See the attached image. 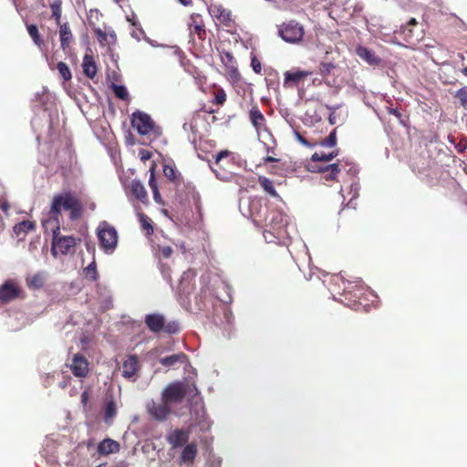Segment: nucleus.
Segmentation results:
<instances>
[{
	"label": "nucleus",
	"instance_id": "obj_1",
	"mask_svg": "<svg viewBox=\"0 0 467 467\" xmlns=\"http://www.w3.org/2000/svg\"><path fill=\"white\" fill-rule=\"evenodd\" d=\"M34 108L39 110V113L32 119V129L38 132L41 127H46L49 131L57 120V109L54 96L46 88L35 95Z\"/></svg>",
	"mask_w": 467,
	"mask_h": 467
},
{
	"label": "nucleus",
	"instance_id": "obj_2",
	"mask_svg": "<svg viewBox=\"0 0 467 467\" xmlns=\"http://www.w3.org/2000/svg\"><path fill=\"white\" fill-rule=\"evenodd\" d=\"M265 221L260 227L264 228V237L267 243L285 244L290 237V217L281 209L269 211Z\"/></svg>",
	"mask_w": 467,
	"mask_h": 467
},
{
	"label": "nucleus",
	"instance_id": "obj_3",
	"mask_svg": "<svg viewBox=\"0 0 467 467\" xmlns=\"http://www.w3.org/2000/svg\"><path fill=\"white\" fill-rule=\"evenodd\" d=\"M70 212V218L76 220L81 216L82 206L78 198L70 192H65L60 194L54 196L48 218H43L41 220L42 226L45 231H48L49 224H58V216L61 213V210Z\"/></svg>",
	"mask_w": 467,
	"mask_h": 467
},
{
	"label": "nucleus",
	"instance_id": "obj_4",
	"mask_svg": "<svg viewBox=\"0 0 467 467\" xmlns=\"http://www.w3.org/2000/svg\"><path fill=\"white\" fill-rule=\"evenodd\" d=\"M239 208L243 215L250 217L258 227L265 221L270 211L266 204L259 198L244 200L240 202Z\"/></svg>",
	"mask_w": 467,
	"mask_h": 467
},
{
	"label": "nucleus",
	"instance_id": "obj_5",
	"mask_svg": "<svg viewBox=\"0 0 467 467\" xmlns=\"http://www.w3.org/2000/svg\"><path fill=\"white\" fill-rule=\"evenodd\" d=\"M98 238L101 248L106 254H112L118 244L117 230L109 225L106 221L99 223L98 229Z\"/></svg>",
	"mask_w": 467,
	"mask_h": 467
},
{
	"label": "nucleus",
	"instance_id": "obj_6",
	"mask_svg": "<svg viewBox=\"0 0 467 467\" xmlns=\"http://www.w3.org/2000/svg\"><path fill=\"white\" fill-rule=\"evenodd\" d=\"M48 230L53 233V241L51 253L57 257V253L62 254H67L70 252V249L76 245V239L73 236H61L58 237L59 234V223L58 224H49Z\"/></svg>",
	"mask_w": 467,
	"mask_h": 467
},
{
	"label": "nucleus",
	"instance_id": "obj_7",
	"mask_svg": "<svg viewBox=\"0 0 467 467\" xmlns=\"http://www.w3.org/2000/svg\"><path fill=\"white\" fill-rule=\"evenodd\" d=\"M187 389L185 383L175 381L170 383L161 393V400L171 409L173 405L181 403L186 397Z\"/></svg>",
	"mask_w": 467,
	"mask_h": 467
},
{
	"label": "nucleus",
	"instance_id": "obj_8",
	"mask_svg": "<svg viewBox=\"0 0 467 467\" xmlns=\"http://www.w3.org/2000/svg\"><path fill=\"white\" fill-rule=\"evenodd\" d=\"M350 293L349 291H346L344 293L345 299H340L339 302L347 306L348 307L358 310L360 307H363L365 311H368L369 305L368 303L363 304L361 300L364 301H371V303L374 305L376 303V299L378 298L377 295L374 293V291L368 289V293L366 294V296H361V294L358 295L357 293L354 294V299H348V294Z\"/></svg>",
	"mask_w": 467,
	"mask_h": 467
},
{
	"label": "nucleus",
	"instance_id": "obj_9",
	"mask_svg": "<svg viewBox=\"0 0 467 467\" xmlns=\"http://www.w3.org/2000/svg\"><path fill=\"white\" fill-rule=\"evenodd\" d=\"M279 36L287 43H296L304 36L303 27L295 21L283 24L278 30Z\"/></svg>",
	"mask_w": 467,
	"mask_h": 467
},
{
	"label": "nucleus",
	"instance_id": "obj_10",
	"mask_svg": "<svg viewBox=\"0 0 467 467\" xmlns=\"http://www.w3.org/2000/svg\"><path fill=\"white\" fill-rule=\"evenodd\" d=\"M131 125L140 135H147L154 129V122L150 116L139 110L132 114Z\"/></svg>",
	"mask_w": 467,
	"mask_h": 467
},
{
	"label": "nucleus",
	"instance_id": "obj_11",
	"mask_svg": "<svg viewBox=\"0 0 467 467\" xmlns=\"http://www.w3.org/2000/svg\"><path fill=\"white\" fill-rule=\"evenodd\" d=\"M191 417L194 424L199 427L201 431L204 432L210 430L212 421L206 415V410L202 402H196L192 406Z\"/></svg>",
	"mask_w": 467,
	"mask_h": 467
},
{
	"label": "nucleus",
	"instance_id": "obj_12",
	"mask_svg": "<svg viewBox=\"0 0 467 467\" xmlns=\"http://www.w3.org/2000/svg\"><path fill=\"white\" fill-rule=\"evenodd\" d=\"M21 294L20 287L13 281L6 280L0 285V301L7 304L18 298Z\"/></svg>",
	"mask_w": 467,
	"mask_h": 467
},
{
	"label": "nucleus",
	"instance_id": "obj_13",
	"mask_svg": "<svg viewBox=\"0 0 467 467\" xmlns=\"http://www.w3.org/2000/svg\"><path fill=\"white\" fill-rule=\"evenodd\" d=\"M148 413L156 420H164L172 411V409L161 400V402L151 401L147 405Z\"/></svg>",
	"mask_w": 467,
	"mask_h": 467
},
{
	"label": "nucleus",
	"instance_id": "obj_14",
	"mask_svg": "<svg viewBox=\"0 0 467 467\" xmlns=\"http://www.w3.org/2000/svg\"><path fill=\"white\" fill-rule=\"evenodd\" d=\"M190 438L189 431L183 429H175L168 431L166 435V441L171 446V448H181L188 444Z\"/></svg>",
	"mask_w": 467,
	"mask_h": 467
},
{
	"label": "nucleus",
	"instance_id": "obj_15",
	"mask_svg": "<svg viewBox=\"0 0 467 467\" xmlns=\"http://www.w3.org/2000/svg\"><path fill=\"white\" fill-rule=\"evenodd\" d=\"M209 13L225 26L233 25L231 11L223 8L221 5H212L209 7Z\"/></svg>",
	"mask_w": 467,
	"mask_h": 467
},
{
	"label": "nucleus",
	"instance_id": "obj_16",
	"mask_svg": "<svg viewBox=\"0 0 467 467\" xmlns=\"http://www.w3.org/2000/svg\"><path fill=\"white\" fill-rule=\"evenodd\" d=\"M70 368L74 376L78 378H84L88 372V363L82 355L76 354L73 357Z\"/></svg>",
	"mask_w": 467,
	"mask_h": 467
},
{
	"label": "nucleus",
	"instance_id": "obj_17",
	"mask_svg": "<svg viewBox=\"0 0 467 467\" xmlns=\"http://www.w3.org/2000/svg\"><path fill=\"white\" fill-rule=\"evenodd\" d=\"M197 455V445L194 442L188 443L182 449L181 456L179 458L180 465H191L193 463Z\"/></svg>",
	"mask_w": 467,
	"mask_h": 467
},
{
	"label": "nucleus",
	"instance_id": "obj_18",
	"mask_svg": "<svg viewBox=\"0 0 467 467\" xmlns=\"http://www.w3.org/2000/svg\"><path fill=\"white\" fill-rule=\"evenodd\" d=\"M120 450L119 443L110 438H106L101 441L97 447V451L99 455H109L118 453Z\"/></svg>",
	"mask_w": 467,
	"mask_h": 467
},
{
	"label": "nucleus",
	"instance_id": "obj_19",
	"mask_svg": "<svg viewBox=\"0 0 467 467\" xmlns=\"http://www.w3.org/2000/svg\"><path fill=\"white\" fill-rule=\"evenodd\" d=\"M356 53L362 60L370 66H377L381 61L374 51L363 46L357 47Z\"/></svg>",
	"mask_w": 467,
	"mask_h": 467
},
{
	"label": "nucleus",
	"instance_id": "obj_20",
	"mask_svg": "<svg viewBox=\"0 0 467 467\" xmlns=\"http://www.w3.org/2000/svg\"><path fill=\"white\" fill-rule=\"evenodd\" d=\"M145 324L148 328L154 333L160 332L163 329L165 320L164 317L160 314H150L145 317Z\"/></svg>",
	"mask_w": 467,
	"mask_h": 467
},
{
	"label": "nucleus",
	"instance_id": "obj_21",
	"mask_svg": "<svg viewBox=\"0 0 467 467\" xmlns=\"http://www.w3.org/2000/svg\"><path fill=\"white\" fill-rule=\"evenodd\" d=\"M138 358L136 356L128 357V358L123 362L122 376L128 379H132L138 370Z\"/></svg>",
	"mask_w": 467,
	"mask_h": 467
},
{
	"label": "nucleus",
	"instance_id": "obj_22",
	"mask_svg": "<svg viewBox=\"0 0 467 467\" xmlns=\"http://www.w3.org/2000/svg\"><path fill=\"white\" fill-rule=\"evenodd\" d=\"M117 405L113 398L107 399L103 409V420L107 425H111L117 415Z\"/></svg>",
	"mask_w": 467,
	"mask_h": 467
},
{
	"label": "nucleus",
	"instance_id": "obj_23",
	"mask_svg": "<svg viewBox=\"0 0 467 467\" xmlns=\"http://www.w3.org/2000/svg\"><path fill=\"white\" fill-rule=\"evenodd\" d=\"M187 356L184 353L172 354L160 359V363L163 367L174 368L178 363L187 362Z\"/></svg>",
	"mask_w": 467,
	"mask_h": 467
},
{
	"label": "nucleus",
	"instance_id": "obj_24",
	"mask_svg": "<svg viewBox=\"0 0 467 467\" xmlns=\"http://www.w3.org/2000/svg\"><path fill=\"white\" fill-rule=\"evenodd\" d=\"M83 72L88 78H94L97 75V66L92 56L85 55L83 58Z\"/></svg>",
	"mask_w": 467,
	"mask_h": 467
},
{
	"label": "nucleus",
	"instance_id": "obj_25",
	"mask_svg": "<svg viewBox=\"0 0 467 467\" xmlns=\"http://www.w3.org/2000/svg\"><path fill=\"white\" fill-rule=\"evenodd\" d=\"M131 193L140 202L147 201L148 194L144 185L139 180H133L130 184Z\"/></svg>",
	"mask_w": 467,
	"mask_h": 467
},
{
	"label": "nucleus",
	"instance_id": "obj_26",
	"mask_svg": "<svg viewBox=\"0 0 467 467\" xmlns=\"http://www.w3.org/2000/svg\"><path fill=\"white\" fill-rule=\"evenodd\" d=\"M250 115V120L252 122V125L256 129L259 130L261 127L265 125V116L260 111L257 106H254L249 112Z\"/></svg>",
	"mask_w": 467,
	"mask_h": 467
},
{
	"label": "nucleus",
	"instance_id": "obj_27",
	"mask_svg": "<svg viewBox=\"0 0 467 467\" xmlns=\"http://www.w3.org/2000/svg\"><path fill=\"white\" fill-rule=\"evenodd\" d=\"M347 163H343V161H338L336 163L329 164V167L332 168L328 171L325 172V179L327 181H335L338 175L339 172L342 171V170H347Z\"/></svg>",
	"mask_w": 467,
	"mask_h": 467
},
{
	"label": "nucleus",
	"instance_id": "obj_28",
	"mask_svg": "<svg viewBox=\"0 0 467 467\" xmlns=\"http://www.w3.org/2000/svg\"><path fill=\"white\" fill-rule=\"evenodd\" d=\"M59 36L61 47L66 49L73 39V36L67 23L60 25Z\"/></svg>",
	"mask_w": 467,
	"mask_h": 467
},
{
	"label": "nucleus",
	"instance_id": "obj_29",
	"mask_svg": "<svg viewBox=\"0 0 467 467\" xmlns=\"http://www.w3.org/2000/svg\"><path fill=\"white\" fill-rule=\"evenodd\" d=\"M258 182L265 192H267L269 195H271L274 198L281 200L279 194L277 193V192L275 189L273 182L269 178L265 177V176H260L258 178Z\"/></svg>",
	"mask_w": 467,
	"mask_h": 467
},
{
	"label": "nucleus",
	"instance_id": "obj_30",
	"mask_svg": "<svg viewBox=\"0 0 467 467\" xmlns=\"http://www.w3.org/2000/svg\"><path fill=\"white\" fill-rule=\"evenodd\" d=\"M35 228V223L28 220H24L13 227L14 234L19 237L20 235L25 236L29 231Z\"/></svg>",
	"mask_w": 467,
	"mask_h": 467
},
{
	"label": "nucleus",
	"instance_id": "obj_31",
	"mask_svg": "<svg viewBox=\"0 0 467 467\" xmlns=\"http://www.w3.org/2000/svg\"><path fill=\"white\" fill-rule=\"evenodd\" d=\"M306 76V73L304 71H296V72L286 71L285 73L284 86H288L290 83L297 84Z\"/></svg>",
	"mask_w": 467,
	"mask_h": 467
},
{
	"label": "nucleus",
	"instance_id": "obj_32",
	"mask_svg": "<svg viewBox=\"0 0 467 467\" xmlns=\"http://www.w3.org/2000/svg\"><path fill=\"white\" fill-rule=\"evenodd\" d=\"M149 186H150V188L152 191L154 201L157 203H161V193L159 192V189H158V186H157V182L155 181L154 168L153 167H151V169H150V180H149Z\"/></svg>",
	"mask_w": 467,
	"mask_h": 467
},
{
	"label": "nucleus",
	"instance_id": "obj_33",
	"mask_svg": "<svg viewBox=\"0 0 467 467\" xmlns=\"http://www.w3.org/2000/svg\"><path fill=\"white\" fill-rule=\"evenodd\" d=\"M27 285L30 288L38 289L41 288L45 284V276L43 273H37L27 278Z\"/></svg>",
	"mask_w": 467,
	"mask_h": 467
},
{
	"label": "nucleus",
	"instance_id": "obj_34",
	"mask_svg": "<svg viewBox=\"0 0 467 467\" xmlns=\"http://www.w3.org/2000/svg\"><path fill=\"white\" fill-rule=\"evenodd\" d=\"M62 1L61 0H52L50 3V9L52 11V17L55 18L56 23L60 25V19L62 16Z\"/></svg>",
	"mask_w": 467,
	"mask_h": 467
},
{
	"label": "nucleus",
	"instance_id": "obj_35",
	"mask_svg": "<svg viewBox=\"0 0 467 467\" xmlns=\"http://www.w3.org/2000/svg\"><path fill=\"white\" fill-rule=\"evenodd\" d=\"M320 161H312L310 159V161L307 164V169L311 172H321L325 173L328 171L331 168L328 165H323L320 163Z\"/></svg>",
	"mask_w": 467,
	"mask_h": 467
},
{
	"label": "nucleus",
	"instance_id": "obj_36",
	"mask_svg": "<svg viewBox=\"0 0 467 467\" xmlns=\"http://www.w3.org/2000/svg\"><path fill=\"white\" fill-rule=\"evenodd\" d=\"M338 155V150H333L329 153H324V152H315L311 156L312 161H320L324 162H327L332 161L334 158H336Z\"/></svg>",
	"mask_w": 467,
	"mask_h": 467
},
{
	"label": "nucleus",
	"instance_id": "obj_37",
	"mask_svg": "<svg viewBox=\"0 0 467 467\" xmlns=\"http://www.w3.org/2000/svg\"><path fill=\"white\" fill-rule=\"evenodd\" d=\"M462 108L467 110V86H463L455 91L453 95Z\"/></svg>",
	"mask_w": 467,
	"mask_h": 467
},
{
	"label": "nucleus",
	"instance_id": "obj_38",
	"mask_svg": "<svg viewBox=\"0 0 467 467\" xmlns=\"http://www.w3.org/2000/svg\"><path fill=\"white\" fill-rule=\"evenodd\" d=\"M194 276V273L191 270L184 272L181 278L180 283V292L186 295L187 296H190V290L187 287L186 282L190 279H192Z\"/></svg>",
	"mask_w": 467,
	"mask_h": 467
},
{
	"label": "nucleus",
	"instance_id": "obj_39",
	"mask_svg": "<svg viewBox=\"0 0 467 467\" xmlns=\"http://www.w3.org/2000/svg\"><path fill=\"white\" fill-rule=\"evenodd\" d=\"M111 88H112V90L115 94V96L121 99V100H127L129 99V92H128V89L125 86L123 85H117V84H112L111 85Z\"/></svg>",
	"mask_w": 467,
	"mask_h": 467
},
{
	"label": "nucleus",
	"instance_id": "obj_40",
	"mask_svg": "<svg viewBox=\"0 0 467 467\" xmlns=\"http://www.w3.org/2000/svg\"><path fill=\"white\" fill-rule=\"evenodd\" d=\"M140 223L141 228L146 231L147 235H150L153 233V226L151 224V220L144 213L139 214Z\"/></svg>",
	"mask_w": 467,
	"mask_h": 467
},
{
	"label": "nucleus",
	"instance_id": "obj_41",
	"mask_svg": "<svg viewBox=\"0 0 467 467\" xmlns=\"http://www.w3.org/2000/svg\"><path fill=\"white\" fill-rule=\"evenodd\" d=\"M337 144V129H334L329 135L320 141V145L326 148H332Z\"/></svg>",
	"mask_w": 467,
	"mask_h": 467
},
{
	"label": "nucleus",
	"instance_id": "obj_42",
	"mask_svg": "<svg viewBox=\"0 0 467 467\" xmlns=\"http://www.w3.org/2000/svg\"><path fill=\"white\" fill-rule=\"evenodd\" d=\"M85 275H86V277L92 280V281H96L99 277V275H98V272H97V267H96V263L95 261H93L92 263H90L86 268H85Z\"/></svg>",
	"mask_w": 467,
	"mask_h": 467
},
{
	"label": "nucleus",
	"instance_id": "obj_43",
	"mask_svg": "<svg viewBox=\"0 0 467 467\" xmlns=\"http://www.w3.org/2000/svg\"><path fill=\"white\" fill-rule=\"evenodd\" d=\"M27 31L30 36L32 37L34 43L37 46H40L43 41L40 38L37 26L36 25H28Z\"/></svg>",
	"mask_w": 467,
	"mask_h": 467
},
{
	"label": "nucleus",
	"instance_id": "obj_44",
	"mask_svg": "<svg viewBox=\"0 0 467 467\" xmlns=\"http://www.w3.org/2000/svg\"><path fill=\"white\" fill-rule=\"evenodd\" d=\"M57 70L61 76V78L65 80V81H68L69 79H71V72L67 67V65L64 62H59L57 64Z\"/></svg>",
	"mask_w": 467,
	"mask_h": 467
},
{
	"label": "nucleus",
	"instance_id": "obj_45",
	"mask_svg": "<svg viewBox=\"0 0 467 467\" xmlns=\"http://www.w3.org/2000/svg\"><path fill=\"white\" fill-rule=\"evenodd\" d=\"M347 116L341 113L330 112L328 117V122L330 125L343 124L346 121Z\"/></svg>",
	"mask_w": 467,
	"mask_h": 467
},
{
	"label": "nucleus",
	"instance_id": "obj_46",
	"mask_svg": "<svg viewBox=\"0 0 467 467\" xmlns=\"http://www.w3.org/2000/svg\"><path fill=\"white\" fill-rule=\"evenodd\" d=\"M334 68H335V65L333 63L323 62L319 66V73L323 77H326V76L329 75L331 73L332 69H334Z\"/></svg>",
	"mask_w": 467,
	"mask_h": 467
},
{
	"label": "nucleus",
	"instance_id": "obj_47",
	"mask_svg": "<svg viewBox=\"0 0 467 467\" xmlns=\"http://www.w3.org/2000/svg\"><path fill=\"white\" fill-rule=\"evenodd\" d=\"M211 169L213 171V173L215 174L216 178H218L221 181L227 182L233 178V174L231 172H228V171L221 172L220 171H218L216 169H213V168H211Z\"/></svg>",
	"mask_w": 467,
	"mask_h": 467
},
{
	"label": "nucleus",
	"instance_id": "obj_48",
	"mask_svg": "<svg viewBox=\"0 0 467 467\" xmlns=\"http://www.w3.org/2000/svg\"><path fill=\"white\" fill-rule=\"evenodd\" d=\"M163 173H164L165 177L168 178L170 181H173L176 177L175 176V173H176L175 169L167 164H165L163 166Z\"/></svg>",
	"mask_w": 467,
	"mask_h": 467
},
{
	"label": "nucleus",
	"instance_id": "obj_49",
	"mask_svg": "<svg viewBox=\"0 0 467 467\" xmlns=\"http://www.w3.org/2000/svg\"><path fill=\"white\" fill-rule=\"evenodd\" d=\"M251 67L256 74H260L262 71V64L256 56L253 55L251 57Z\"/></svg>",
	"mask_w": 467,
	"mask_h": 467
},
{
	"label": "nucleus",
	"instance_id": "obj_50",
	"mask_svg": "<svg viewBox=\"0 0 467 467\" xmlns=\"http://www.w3.org/2000/svg\"><path fill=\"white\" fill-rule=\"evenodd\" d=\"M185 388L187 389L186 397L193 398L199 394V390L194 384L185 383Z\"/></svg>",
	"mask_w": 467,
	"mask_h": 467
},
{
	"label": "nucleus",
	"instance_id": "obj_51",
	"mask_svg": "<svg viewBox=\"0 0 467 467\" xmlns=\"http://www.w3.org/2000/svg\"><path fill=\"white\" fill-rule=\"evenodd\" d=\"M343 163H347V170H342V171L347 172L348 174L355 177L358 173V169L356 164L349 163L348 161H343Z\"/></svg>",
	"mask_w": 467,
	"mask_h": 467
},
{
	"label": "nucleus",
	"instance_id": "obj_52",
	"mask_svg": "<svg viewBox=\"0 0 467 467\" xmlns=\"http://www.w3.org/2000/svg\"><path fill=\"white\" fill-rule=\"evenodd\" d=\"M294 135H295L296 140L298 142H300L302 145L308 147V148L314 147V144L307 141L296 130H294Z\"/></svg>",
	"mask_w": 467,
	"mask_h": 467
},
{
	"label": "nucleus",
	"instance_id": "obj_53",
	"mask_svg": "<svg viewBox=\"0 0 467 467\" xmlns=\"http://www.w3.org/2000/svg\"><path fill=\"white\" fill-rule=\"evenodd\" d=\"M169 334H175L179 331V324L177 322L168 323L164 327Z\"/></svg>",
	"mask_w": 467,
	"mask_h": 467
},
{
	"label": "nucleus",
	"instance_id": "obj_54",
	"mask_svg": "<svg viewBox=\"0 0 467 467\" xmlns=\"http://www.w3.org/2000/svg\"><path fill=\"white\" fill-rule=\"evenodd\" d=\"M359 190V183L356 180H354L350 185V193L352 194V199L358 198Z\"/></svg>",
	"mask_w": 467,
	"mask_h": 467
},
{
	"label": "nucleus",
	"instance_id": "obj_55",
	"mask_svg": "<svg viewBox=\"0 0 467 467\" xmlns=\"http://www.w3.org/2000/svg\"><path fill=\"white\" fill-rule=\"evenodd\" d=\"M159 252L162 257L169 258L173 251L170 246H160Z\"/></svg>",
	"mask_w": 467,
	"mask_h": 467
},
{
	"label": "nucleus",
	"instance_id": "obj_56",
	"mask_svg": "<svg viewBox=\"0 0 467 467\" xmlns=\"http://www.w3.org/2000/svg\"><path fill=\"white\" fill-rule=\"evenodd\" d=\"M0 209L5 213L7 214L8 213V211H9V203L7 202V200L4 197V196H1L0 197Z\"/></svg>",
	"mask_w": 467,
	"mask_h": 467
},
{
	"label": "nucleus",
	"instance_id": "obj_57",
	"mask_svg": "<svg viewBox=\"0 0 467 467\" xmlns=\"http://www.w3.org/2000/svg\"><path fill=\"white\" fill-rule=\"evenodd\" d=\"M161 275L163 276V278L170 282L171 279V273H170V269L169 267L165 266L164 265H161Z\"/></svg>",
	"mask_w": 467,
	"mask_h": 467
},
{
	"label": "nucleus",
	"instance_id": "obj_58",
	"mask_svg": "<svg viewBox=\"0 0 467 467\" xmlns=\"http://www.w3.org/2000/svg\"><path fill=\"white\" fill-rule=\"evenodd\" d=\"M194 33L197 34L201 39L203 38L206 34L203 26L198 24L194 26Z\"/></svg>",
	"mask_w": 467,
	"mask_h": 467
},
{
	"label": "nucleus",
	"instance_id": "obj_59",
	"mask_svg": "<svg viewBox=\"0 0 467 467\" xmlns=\"http://www.w3.org/2000/svg\"><path fill=\"white\" fill-rule=\"evenodd\" d=\"M229 154H230V151L227 150H221L220 152H218L215 156L216 164H218L221 161V160L227 157Z\"/></svg>",
	"mask_w": 467,
	"mask_h": 467
},
{
	"label": "nucleus",
	"instance_id": "obj_60",
	"mask_svg": "<svg viewBox=\"0 0 467 467\" xmlns=\"http://www.w3.org/2000/svg\"><path fill=\"white\" fill-rule=\"evenodd\" d=\"M127 20H128L129 22H130V23H131V25H132L133 26H135V27H138V26H140V23H139V21L136 19V15H135L134 13H132V15H131L130 16H127Z\"/></svg>",
	"mask_w": 467,
	"mask_h": 467
},
{
	"label": "nucleus",
	"instance_id": "obj_61",
	"mask_svg": "<svg viewBox=\"0 0 467 467\" xmlns=\"http://www.w3.org/2000/svg\"><path fill=\"white\" fill-rule=\"evenodd\" d=\"M136 28L138 29V32L133 31L131 33V36L133 38H136L137 40H140V35H144L145 36V33H144L143 29L140 27V26L136 27Z\"/></svg>",
	"mask_w": 467,
	"mask_h": 467
},
{
	"label": "nucleus",
	"instance_id": "obj_62",
	"mask_svg": "<svg viewBox=\"0 0 467 467\" xmlns=\"http://www.w3.org/2000/svg\"><path fill=\"white\" fill-rule=\"evenodd\" d=\"M388 112H389V114L393 115V116L397 117L399 119L401 118V114H400V112L399 111L398 109L389 108L388 109Z\"/></svg>",
	"mask_w": 467,
	"mask_h": 467
},
{
	"label": "nucleus",
	"instance_id": "obj_63",
	"mask_svg": "<svg viewBox=\"0 0 467 467\" xmlns=\"http://www.w3.org/2000/svg\"><path fill=\"white\" fill-rule=\"evenodd\" d=\"M112 306V300H111V297L109 296L107 299H105V301L103 302V305H102V307L103 309H109Z\"/></svg>",
	"mask_w": 467,
	"mask_h": 467
},
{
	"label": "nucleus",
	"instance_id": "obj_64",
	"mask_svg": "<svg viewBox=\"0 0 467 467\" xmlns=\"http://www.w3.org/2000/svg\"><path fill=\"white\" fill-rule=\"evenodd\" d=\"M224 317H225L226 323L230 326L232 324V320H233V314L229 311H225Z\"/></svg>",
	"mask_w": 467,
	"mask_h": 467
}]
</instances>
